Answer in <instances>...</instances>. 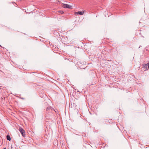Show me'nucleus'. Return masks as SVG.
Listing matches in <instances>:
<instances>
[{"mask_svg":"<svg viewBox=\"0 0 149 149\" xmlns=\"http://www.w3.org/2000/svg\"><path fill=\"white\" fill-rule=\"evenodd\" d=\"M63 11H60V13H61V14H62L63 13Z\"/></svg>","mask_w":149,"mask_h":149,"instance_id":"6e6552de","label":"nucleus"},{"mask_svg":"<svg viewBox=\"0 0 149 149\" xmlns=\"http://www.w3.org/2000/svg\"><path fill=\"white\" fill-rule=\"evenodd\" d=\"M0 47H1V46L0 45Z\"/></svg>","mask_w":149,"mask_h":149,"instance_id":"9d476101","label":"nucleus"},{"mask_svg":"<svg viewBox=\"0 0 149 149\" xmlns=\"http://www.w3.org/2000/svg\"><path fill=\"white\" fill-rule=\"evenodd\" d=\"M84 14V11H78V12H77L75 13V14H79L80 15H82Z\"/></svg>","mask_w":149,"mask_h":149,"instance_id":"7ed1b4c3","label":"nucleus"},{"mask_svg":"<svg viewBox=\"0 0 149 149\" xmlns=\"http://www.w3.org/2000/svg\"><path fill=\"white\" fill-rule=\"evenodd\" d=\"M6 139L8 141H10L11 140V138L9 135H7Z\"/></svg>","mask_w":149,"mask_h":149,"instance_id":"423d86ee","label":"nucleus"},{"mask_svg":"<svg viewBox=\"0 0 149 149\" xmlns=\"http://www.w3.org/2000/svg\"><path fill=\"white\" fill-rule=\"evenodd\" d=\"M19 130L20 132L21 133L22 136L23 137H24L25 135V133L24 130L22 127H20L19 128Z\"/></svg>","mask_w":149,"mask_h":149,"instance_id":"f257e3e1","label":"nucleus"},{"mask_svg":"<svg viewBox=\"0 0 149 149\" xmlns=\"http://www.w3.org/2000/svg\"><path fill=\"white\" fill-rule=\"evenodd\" d=\"M22 99H24V98H22Z\"/></svg>","mask_w":149,"mask_h":149,"instance_id":"9b49d317","label":"nucleus"},{"mask_svg":"<svg viewBox=\"0 0 149 149\" xmlns=\"http://www.w3.org/2000/svg\"><path fill=\"white\" fill-rule=\"evenodd\" d=\"M148 65V68L149 69V63H147Z\"/></svg>","mask_w":149,"mask_h":149,"instance_id":"0eeeda50","label":"nucleus"},{"mask_svg":"<svg viewBox=\"0 0 149 149\" xmlns=\"http://www.w3.org/2000/svg\"><path fill=\"white\" fill-rule=\"evenodd\" d=\"M143 66L144 68H145L146 70L149 69V68H148V65L147 63L146 64H143Z\"/></svg>","mask_w":149,"mask_h":149,"instance_id":"39448f33","label":"nucleus"},{"mask_svg":"<svg viewBox=\"0 0 149 149\" xmlns=\"http://www.w3.org/2000/svg\"><path fill=\"white\" fill-rule=\"evenodd\" d=\"M3 149H6V148L5 147Z\"/></svg>","mask_w":149,"mask_h":149,"instance_id":"1a4fd4ad","label":"nucleus"},{"mask_svg":"<svg viewBox=\"0 0 149 149\" xmlns=\"http://www.w3.org/2000/svg\"><path fill=\"white\" fill-rule=\"evenodd\" d=\"M62 6L65 8H70L71 6H70L69 5L67 4H63Z\"/></svg>","mask_w":149,"mask_h":149,"instance_id":"f03ea898","label":"nucleus"},{"mask_svg":"<svg viewBox=\"0 0 149 149\" xmlns=\"http://www.w3.org/2000/svg\"><path fill=\"white\" fill-rule=\"evenodd\" d=\"M50 110H54V109L51 107H49L47 108L46 110L47 111H48Z\"/></svg>","mask_w":149,"mask_h":149,"instance_id":"20e7f679","label":"nucleus"}]
</instances>
